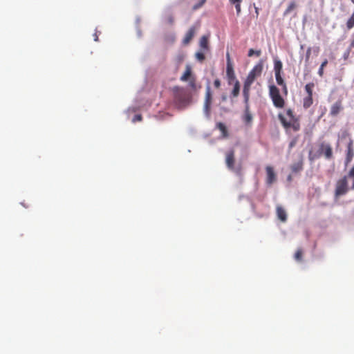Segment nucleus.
<instances>
[{
    "label": "nucleus",
    "instance_id": "393cba45",
    "mask_svg": "<svg viewBox=\"0 0 354 354\" xmlns=\"http://www.w3.org/2000/svg\"><path fill=\"white\" fill-rule=\"evenodd\" d=\"M297 7L296 3L295 1H292L290 3L286 10L284 11V15H287L290 14L293 10Z\"/></svg>",
    "mask_w": 354,
    "mask_h": 354
},
{
    "label": "nucleus",
    "instance_id": "2f4dec72",
    "mask_svg": "<svg viewBox=\"0 0 354 354\" xmlns=\"http://www.w3.org/2000/svg\"><path fill=\"white\" fill-rule=\"evenodd\" d=\"M167 21L169 24L172 25V24H174V17H173L171 15H168V16L167 17Z\"/></svg>",
    "mask_w": 354,
    "mask_h": 354
},
{
    "label": "nucleus",
    "instance_id": "c03bdc74",
    "mask_svg": "<svg viewBox=\"0 0 354 354\" xmlns=\"http://www.w3.org/2000/svg\"><path fill=\"white\" fill-rule=\"evenodd\" d=\"M354 3V0H351Z\"/></svg>",
    "mask_w": 354,
    "mask_h": 354
},
{
    "label": "nucleus",
    "instance_id": "9b49d317",
    "mask_svg": "<svg viewBox=\"0 0 354 354\" xmlns=\"http://www.w3.org/2000/svg\"><path fill=\"white\" fill-rule=\"evenodd\" d=\"M245 103V111L243 117V120L244 122L247 124H249L252 121V115L250 111V106H249V98H244Z\"/></svg>",
    "mask_w": 354,
    "mask_h": 354
},
{
    "label": "nucleus",
    "instance_id": "c9c22d12",
    "mask_svg": "<svg viewBox=\"0 0 354 354\" xmlns=\"http://www.w3.org/2000/svg\"><path fill=\"white\" fill-rule=\"evenodd\" d=\"M214 85L216 88H218L221 86V81L216 79L214 81Z\"/></svg>",
    "mask_w": 354,
    "mask_h": 354
},
{
    "label": "nucleus",
    "instance_id": "ddd939ff",
    "mask_svg": "<svg viewBox=\"0 0 354 354\" xmlns=\"http://www.w3.org/2000/svg\"><path fill=\"white\" fill-rule=\"evenodd\" d=\"M275 75V79L277 84L279 86H281L282 87V92L285 95H288V87L287 85L283 80V78L281 76V73H274Z\"/></svg>",
    "mask_w": 354,
    "mask_h": 354
},
{
    "label": "nucleus",
    "instance_id": "37998d69",
    "mask_svg": "<svg viewBox=\"0 0 354 354\" xmlns=\"http://www.w3.org/2000/svg\"><path fill=\"white\" fill-rule=\"evenodd\" d=\"M353 45H354V41L351 43V46H353Z\"/></svg>",
    "mask_w": 354,
    "mask_h": 354
},
{
    "label": "nucleus",
    "instance_id": "7ed1b4c3",
    "mask_svg": "<svg viewBox=\"0 0 354 354\" xmlns=\"http://www.w3.org/2000/svg\"><path fill=\"white\" fill-rule=\"evenodd\" d=\"M173 93L174 102L178 107H185L189 103L191 97L184 88L174 86Z\"/></svg>",
    "mask_w": 354,
    "mask_h": 354
},
{
    "label": "nucleus",
    "instance_id": "72a5a7b5",
    "mask_svg": "<svg viewBox=\"0 0 354 354\" xmlns=\"http://www.w3.org/2000/svg\"><path fill=\"white\" fill-rule=\"evenodd\" d=\"M310 54H311V48H308L306 50V62H308L309 60Z\"/></svg>",
    "mask_w": 354,
    "mask_h": 354
},
{
    "label": "nucleus",
    "instance_id": "dca6fc26",
    "mask_svg": "<svg viewBox=\"0 0 354 354\" xmlns=\"http://www.w3.org/2000/svg\"><path fill=\"white\" fill-rule=\"evenodd\" d=\"M216 129H218L221 132L222 136L223 138L228 137V131H227V127L223 122H217L216 124Z\"/></svg>",
    "mask_w": 354,
    "mask_h": 354
},
{
    "label": "nucleus",
    "instance_id": "bb28decb",
    "mask_svg": "<svg viewBox=\"0 0 354 354\" xmlns=\"http://www.w3.org/2000/svg\"><path fill=\"white\" fill-rule=\"evenodd\" d=\"M328 64V60L327 59H325L321 64L319 68V71H318V74L320 77H322L323 75H324V67L327 65Z\"/></svg>",
    "mask_w": 354,
    "mask_h": 354
},
{
    "label": "nucleus",
    "instance_id": "5701e85b",
    "mask_svg": "<svg viewBox=\"0 0 354 354\" xmlns=\"http://www.w3.org/2000/svg\"><path fill=\"white\" fill-rule=\"evenodd\" d=\"M352 145H353V143H352V141H351L348 145V154H347V157L346 159V165H347L348 162H350L352 160Z\"/></svg>",
    "mask_w": 354,
    "mask_h": 354
},
{
    "label": "nucleus",
    "instance_id": "f8f14e48",
    "mask_svg": "<svg viewBox=\"0 0 354 354\" xmlns=\"http://www.w3.org/2000/svg\"><path fill=\"white\" fill-rule=\"evenodd\" d=\"M197 28L196 26H192L188 31L186 32L183 39V43L184 45H187L192 41L193 37H194Z\"/></svg>",
    "mask_w": 354,
    "mask_h": 354
},
{
    "label": "nucleus",
    "instance_id": "a878e982",
    "mask_svg": "<svg viewBox=\"0 0 354 354\" xmlns=\"http://www.w3.org/2000/svg\"><path fill=\"white\" fill-rule=\"evenodd\" d=\"M302 256H303V250L299 248L297 249L295 254V259L297 261H301L302 260Z\"/></svg>",
    "mask_w": 354,
    "mask_h": 354
},
{
    "label": "nucleus",
    "instance_id": "39448f33",
    "mask_svg": "<svg viewBox=\"0 0 354 354\" xmlns=\"http://www.w3.org/2000/svg\"><path fill=\"white\" fill-rule=\"evenodd\" d=\"M322 154L324 155V157L328 160H330L333 158V149L329 143L325 142L320 143L318 154L313 153V151L310 150L308 153V159L310 161H313Z\"/></svg>",
    "mask_w": 354,
    "mask_h": 354
},
{
    "label": "nucleus",
    "instance_id": "cd10ccee",
    "mask_svg": "<svg viewBox=\"0 0 354 354\" xmlns=\"http://www.w3.org/2000/svg\"><path fill=\"white\" fill-rule=\"evenodd\" d=\"M195 57L200 62H203L205 59V56L203 52H197Z\"/></svg>",
    "mask_w": 354,
    "mask_h": 354
},
{
    "label": "nucleus",
    "instance_id": "9d476101",
    "mask_svg": "<svg viewBox=\"0 0 354 354\" xmlns=\"http://www.w3.org/2000/svg\"><path fill=\"white\" fill-rule=\"evenodd\" d=\"M267 185H272L277 180V175L274 172V168L272 166L268 165L266 167Z\"/></svg>",
    "mask_w": 354,
    "mask_h": 354
},
{
    "label": "nucleus",
    "instance_id": "f3484780",
    "mask_svg": "<svg viewBox=\"0 0 354 354\" xmlns=\"http://www.w3.org/2000/svg\"><path fill=\"white\" fill-rule=\"evenodd\" d=\"M192 77V68L190 66L187 65L185 71L184 72L183 75L180 77V80L183 82H186L188 80V79Z\"/></svg>",
    "mask_w": 354,
    "mask_h": 354
},
{
    "label": "nucleus",
    "instance_id": "6e6552de",
    "mask_svg": "<svg viewBox=\"0 0 354 354\" xmlns=\"http://www.w3.org/2000/svg\"><path fill=\"white\" fill-rule=\"evenodd\" d=\"M226 76L227 78L228 84H232L233 82L237 80L234 71L233 64L231 61L230 54L227 53L226 55Z\"/></svg>",
    "mask_w": 354,
    "mask_h": 354
},
{
    "label": "nucleus",
    "instance_id": "f03ea898",
    "mask_svg": "<svg viewBox=\"0 0 354 354\" xmlns=\"http://www.w3.org/2000/svg\"><path fill=\"white\" fill-rule=\"evenodd\" d=\"M286 115L289 118V120H287L283 114L279 113L278 115V118L286 131H288L290 129L295 132L299 131L301 128L299 120L295 116L293 111L291 109H287Z\"/></svg>",
    "mask_w": 354,
    "mask_h": 354
},
{
    "label": "nucleus",
    "instance_id": "a211bd4d",
    "mask_svg": "<svg viewBox=\"0 0 354 354\" xmlns=\"http://www.w3.org/2000/svg\"><path fill=\"white\" fill-rule=\"evenodd\" d=\"M303 169V160H301L299 162L294 163L291 166V170L294 173H297Z\"/></svg>",
    "mask_w": 354,
    "mask_h": 354
},
{
    "label": "nucleus",
    "instance_id": "0eeeda50",
    "mask_svg": "<svg viewBox=\"0 0 354 354\" xmlns=\"http://www.w3.org/2000/svg\"><path fill=\"white\" fill-rule=\"evenodd\" d=\"M269 95L276 108L282 109L284 107L285 100L281 97L279 89L275 85L269 86Z\"/></svg>",
    "mask_w": 354,
    "mask_h": 354
},
{
    "label": "nucleus",
    "instance_id": "c85d7f7f",
    "mask_svg": "<svg viewBox=\"0 0 354 354\" xmlns=\"http://www.w3.org/2000/svg\"><path fill=\"white\" fill-rule=\"evenodd\" d=\"M189 85L193 90L197 89L196 79L194 77H192L189 79Z\"/></svg>",
    "mask_w": 354,
    "mask_h": 354
},
{
    "label": "nucleus",
    "instance_id": "412c9836",
    "mask_svg": "<svg viewBox=\"0 0 354 354\" xmlns=\"http://www.w3.org/2000/svg\"><path fill=\"white\" fill-rule=\"evenodd\" d=\"M282 62L279 59H275L274 63V73H282Z\"/></svg>",
    "mask_w": 354,
    "mask_h": 354
},
{
    "label": "nucleus",
    "instance_id": "7c9ffc66",
    "mask_svg": "<svg viewBox=\"0 0 354 354\" xmlns=\"http://www.w3.org/2000/svg\"><path fill=\"white\" fill-rule=\"evenodd\" d=\"M261 53V50H254L252 48H250L248 51V56L252 57V55H256V56L259 57Z\"/></svg>",
    "mask_w": 354,
    "mask_h": 354
},
{
    "label": "nucleus",
    "instance_id": "aec40b11",
    "mask_svg": "<svg viewBox=\"0 0 354 354\" xmlns=\"http://www.w3.org/2000/svg\"><path fill=\"white\" fill-rule=\"evenodd\" d=\"M240 91V83L238 80L234 81V88L232 91V95L234 97L239 95Z\"/></svg>",
    "mask_w": 354,
    "mask_h": 354
},
{
    "label": "nucleus",
    "instance_id": "473e14b6",
    "mask_svg": "<svg viewBox=\"0 0 354 354\" xmlns=\"http://www.w3.org/2000/svg\"><path fill=\"white\" fill-rule=\"evenodd\" d=\"M205 2V0H201V1L199 3L196 4V5L194 6L193 9L194 10L198 9L200 7H201L203 5V3Z\"/></svg>",
    "mask_w": 354,
    "mask_h": 354
},
{
    "label": "nucleus",
    "instance_id": "4c0bfd02",
    "mask_svg": "<svg viewBox=\"0 0 354 354\" xmlns=\"http://www.w3.org/2000/svg\"><path fill=\"white\" fill-rule=\"evenodd\" d=\"M296 142H297L296 139L292 140L290 142V144H289V148H290V149L292 148V147L295 145Z\"/></svg>",
    "mask_w": 354,
    "mask_h": 354
},
{
    "label": "nucleus",
    "instance_id": "6ab92c4d",
    "mask_svg": "<svg viewBox=\"0 0 354 354\" xmlns=\"http://www.w3.org/2000/svg\"><path fill=\"white\" fill-rule=\"evenodd\" d=\"M313 103V96H308L304 97L303 99V106L304 109H308Z\"/></svg>",
    "mask_w": 354,
    "mask_h": 354
},
{
    "label": "nucleus",
    "instance_id": "2eb2a0df",
    "mask_svg": "<svg viewBox=\"0 0 354 354\" xmlns=\"http://www.w3.org/2000/svg\"><path fill=\"white\" fill-rule=\"evenodd\" d=\"M342 109L341 101L336 102L330 108V114L332 116L337 115Z\"/></svg>",
    "mask_w": 354,
    "mask_h": 354
},
{
    "label": "nucleus",
    "instance_id": "79ce46f5",
    "mask_svg": "<svg viewBox=\"0 0 354 354\" xmlns=\"http://www.w3.org/2000/svg\"><path fill=\"white\" fill-rule=\"evenodd\" d=\"M291 179H292L291 176H290H290H288V180L289 181H290V180H291Z\"/></svg>",
    "mask_w": 354,
    "mask_h": 354
},
{
    "label": "nucleus",
    "instance_id": "ea45409f",
    "mask_svg": "<svg viewBox=\"0 0 354 354\" xmlns=\"http://www.w3.org/2000/svg\"><path fill=\"white\" fill-rule=\"evenodd\" d=\"M93 37H94V40L95 41H98V35H97V32L94 33Z\"/></svg>",
    "mask_w": 354,
    "mask_h": 354
},
{
    "label": "nucleus",
    "instance_id": "b1692460",
    "mask_svg": "<svg viewBox=\"0 0 354 354\" xmlns=\"http://www.w3.org/2000/svg\"><path fill=\"white\" fill-rule=\"evenodd\" d=\"M200 46L203 49L208 48V37L207 36H203L200 39Z\"/></svg>",
    "mask_w": 354,
    "mask_h": 354
},
{
    "label": "nucleus",
    "instance_id": "e433bc0d",
    "mask_svg": "<svg viewBox=\"0 0 354 354\" xmlns=\"http://www.w3.org/2000/svg\"><path fill=\"white\" fill-rule=\"evenodd\" d=\"M235 8H236L237 15H239V13L241 12V3L235 4Z\"/></svg>",
    "mask_w": 354,
    "mask_h": 354
},
{
    "label": "nucleus",
    "instance_id": "20e7f679",
    "mask_svg": "<svg viewBox=\"0 0 354 354\" xmlns=\"http://www.w3.org/2000/svg\"><path fill=\"white\" fill-rule=\"evenodd\" d=\"M225 164L229 170L236 175L241 176L243 167L241 163L235 164V153L234 149L229 150L225 154Z\"/></svg>",
    "mask_w": 354,
    "mask_h": 354
},
{
    "label": "nucleus",
    "instance_id": "1a4fd4ad",
    "mask_svg": "<svg viewBox=\"0 0 354 354\" xmlns=\"http://www.w3.org/2000/svg\"><path fill=\"white\" fill-rule=\"evenodd\" d=\"M212 100V95L210 87L208 86L206 88L205 97L203 106V111L207 118H209L210 115Z\"/></svg>",
    "mask_w": 354,
    "mask_h": 354
},
{
    "label": "nucleus",
    "instance_id": "c756f323",
    "mask_svg": "<svg viewBox=\"0 0 354 354\" xmlns=\"http://www.w3.org/2000/svg\"><path fill=\"white\" fill-rule=\"evenodd\" d=\"M354 26V14L351 15L348 21H347L348 29H351Z\"/></svg>",
    "mask_w": 354,
    "mask_h": 354
},
{
    "label": "nucleus",
    "instance_id": "f704fd0d",
    "mask_svg": "<svg viewBox=\"0 0 354 354\" xmlns=\"http://www.w3.org/2000/svg\"><path fill=\"white\" fill-rule=\"evenodd\" d=\"M142 120V115H136L134 118H133V122H136V121H141Z\"/></svg>",
    "mask_w": 354,
    "mask_h": 354
},
{
    "label": "nucleus",
    "instance_id": "a19ab883",
    "mask_svg": "<svg viewBox=\"0 0 354 354\" xmlns=\"http://www.w3.org/2000/svg\"><path fill=\"white\" fill-rule=\"evenodd\" d=\"M222 101H226L227 100V96L225 95H223L221 97Z\"/></svg>",
    "mask_w": 354,
    "mask_h": 354
},
{
    "label": "nucleus",
    "instance_id": "58836bf2",
    "mask_svg": "<svg viewBox=\"0 0 354 354\" xmlns=\"http://www.w3.org/2000/svg\"><path fill=\"white\" fill-rule=\"evenodd\" d=\"M232 4H236L241 2V0H230Z\"/></svg>",
    "mask_w": 354,
    "mask_h": 354
},
{
    "label": "nucleus",
    "instance_id": "423d86ee",
    "mask_svg": "<svg viewBox=\"0 0 354 354\" xmlns=\"http://www.w3.org/2000/svg\"><path fill=\"white\" fill-rule=\"evenodd\" d=\"M354 176V167H352L348 173V177ZM348 191V176H344L337 181L335 190V196L338 198L344 195Z\"/></svg>",
    "mask_w": 354,
    "mask_h": 354
},
{
    "label": "nucleus",
    "instance_id": "4468645a",
    "mask_svg": "<svg viewBox=\"0 0 354 354\" xmlns=\"http://www.w3.org/2000/svg\"><path fill=\"white\" fill-rule=\"evenodd\" d=\"M276 213L277 218L281 222H286L287 221V214L286 210L280 205H277L276 207Z\"/></svg>",
    "mask_w": 354,
    "mask_h": 354
},
{
    "label": "nucleus",
    "instance_id": "4be33fe9",
    "mask_svg": "<svg viewBox=\"0 0 354 354\" xmlns=\"http://www.w3.org/2000/svg\"><path fill=\"white\" fill-rule=\"evenodd\" d=\"M315 86V84L313 82H310L306 84L305 91L307 93V95L313 96V88Z\"/></svg>",
    "mask_w": 354,
    "mask_h": 354
},
{
    "label": "nucleus",
    "instance_id": "f257e3e1",
    "mask_svg": "<svg viewBox=\"0 0 354 354\" xmlns=\"http://www.w3.org/2000/svg\"><path fill=\"white\" fill-rule=\"evenodd\" d=\"M263 68V63L260 60L250 71L244 84L243 88V95L244 98H250V88L254 80L261 75Z\"/></svg>",
    "mask_w": 354,
    "mask_h": 354
}]
</instances>
